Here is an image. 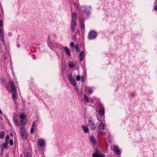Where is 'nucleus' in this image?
Returning <instances> with one entry per match:
<instances>
[{
  "label": "nucleus",
  "instance_id": "1",
  "mask_svg": "<svg viewBox=\"0 0 157 157\" xmlns=\"http://www.w3.org/2000/svg\"><path fill=\"white\" fill-rule=\"evenodd\" d=\"M11 90L13 92V98L14 100L16 99V96L17 94L16 87H15L13 81H11L10 82Z\"/></svg>",
  "mask_w": 157,
  "mask_h": 157
},
{
  "label": "nucleus",
  "instance_id": "2",
  "mask_svg": "<svg viewBox=\"0 0 157 157\" xmlns=\"http://www.w3.org/2000/svg\"><path fill=\"white\" fill-rule=\"evenodd\" d=\"M20 135L24 140L27 139L28 135L24 127H22L21 129H20Z\"/></svg>",
  "mask_w": 157,
  "mask_h": 157
},
{
  "label": "nucleus",
  "instance_id": "3",
  "mask_svg": "<svg viewBox=\"0 0 157 157\" xmlns=\"http://www.w3.org/2000/svg\"><path fill=\"white\" fill-rule=\"evenodd\" d=\"M26 118L27 116L25 113L20 114V125H23L25 124Z\"/></svg>",
  "mask_w": 157,
  "mask_h": 157
},
{
  "label": "nucleus",
  "instance_id": "4",
  "mask_svg": "<svg viewBox=\"0 0 157 157\" xmlns=\"http://www.w3.org/2000/svg\"><path fill=\"white\" fill-rule=\"evenodd\" d=\"M92 157H105L104 155L99 152L97 149L96 150V151L92 155Z\"/></svg>",
  "mask_w": 157,
  "mask_h": 157
},
{
  "label": "nucleus",
  "instance_id": "5",
  "mask_svg": "<svg viewBox=\"0 0 157 157\" xmlns=\"http://www.w3.org/2000/svg\"><path fill=\"white\" fill-rule=\"evenodd\" d=\"M68 77L69 80L71 83L75 86H76V82L75 79L73 78L71 74H70L68 75Z\"/></svg>",
  "mask_w": 157,
  "mask_h": 157
},
{
  "label": "nucleus",
  "instance_id": "6",
  "mask_svg": "<svg viewBox=\"0 0 157 157\" xmlns=\"http://www.w3.org/2000/svg\"><path fill=\"white\" fill-rule=\"evenodd\" d=\"M68 77L69 80L71 83L75 86H76V82L75 79L73 78L71 74H70L68 75Z\"/></svg>",
  "mask_w": 157,
  "mask_h": 157
},
{
  "label": "nucleus",
  "instance_id": "7",
  "mask_svg": "<svg viewBox=\"0 0 157 157\" xmlns=\"http://www.w3.org/2000/svg\"><path fill=\"white\" fill-rule=\"evenodd\" d=\"M97 34L96 33L93 31H92L89 33V37L90 39H92L96 37Z\"/></svg>",
  "mask_w": 157,
  "mask_h": 157
},
{
  "label": "nucleus",
  "instance_id": "8",
  "mask_svg": "<svg viewBox=\"0 0 157 157\" xmlns=\"http://www.w3.org/2000/svg\"><path fill=\"white\" fill-rule=\"evenodd\" d=\"M89 125L91 129L93 130H94L96 128L94 123L90 120H89Z\"/></svg>",
  "mask_w": 157,
  "mask_h": 157
},
{
  "label": "nucleus",
  "instance_id": "9",
  "mask_svg": "<svg viewBox=\"0 0 157 157\" xmlns=\"http://www.w3.org/2000/svg\"><path fill=\"white\" fill-rule=\"evenodd\" d=\"M76 27L75 22V21L74 19L71 22V29L72 32H74Z\"/></svg>",
  "mask_w": 157,
  "mask_h": 157
},
{
  "label": "nucleus",
  "instance_id": "10",
  "mask_svg": "<svg viewBox=\"0 0 157 157\" xmlns=\"http://www.w3.org/2000/svg\"><path fill=\"white\" fill-rule=\"evenodd\" d=\"M113 149L114 151L116 154L118 155L120 154V150L117 146H114L113 147Z\"/></svg>",
  "mask_w": 157,
  "mask_h": 157
},
{
  "label": "nucleus",
  "instance_id": "11",
  "mask_svg": "<svg viewBox=\"0 0 157 157\" xmlns=\"http://www.w3.org/2000/svg\"><path fill=\"white\" fill-rule=\"evenodd\" d=\"M38 143L39 145L42 147L45 146L44 141L43 140H38Z\"/></svg>",
  "mask_w": 157,
  "mask_h": 157
},
{
  "label": "nucleus",
  "instance_id": "12",
  "mask_svg": "<svg viewBox=\"0 0 157 157\" xmlns=\"http://www.w3.org/2000/svg\"><path fill=\"white\" fill-rule=\"evenodd\" d=\"M64 50L68 56H70L71 55V52H70V50L68 49V48L66 47H65L64 48Z\"/></svg>",
  "mask_w": 157,
  "mask_h": 157
},
{
  "label": "nucleus",
  "instance_id": "13",
  "mask_svg": "<svg viewBox=\"0 0 157 157\" xmlns=\"http://www.w3.org/2000/svg\"><path fill=\"white\" fill-rule=\"evenodd\" d=\"M82 128L85 132L87 133L89 132L88 128L85 125H82Z\"/></svg>",
  "mask_w": 157,
  "mask_h": 157
},
{
  "label": "nucleus",
  "instance_id": "14",
  "mask_svg": "<svg viewBox=\"0 0 157 157\" xmlns=\"http://www.w3.org/2000/svg\"><path fill=\"white\" fill-rule=\"evenodd\" d=\"M98 128L100 130H104V124L101 122L98 127Z\"/></svg>",
  "mask_w": 157,
  "mask_h": 157
},
{
  "label": "nucleus",
  "instance_id": "15",
  "mask_svg": "<svg viewBox=\"0 0 157 157\" xmlns=\"http://www.w3.org/2000/svg\"><path fill=\"white\" fill-rule=\"evenodd\" d=\"M90 139L93 144H96V142L94 137L92 136H90Z\"/></svg>",
  "mask_w": 157,
  "mask_h": 157
},
{
  "label": "nucleus",
  "instance_id": "16",
  "mask_svg": "<svg viewBox=\"0 0 157 157\" xmlns=\"http://www.w3.org/2000/svg\"><path fill=\"white\" fill-rule=\"evenodd\" d=\"M35 125V123H33L30 130V133H33L34 132V128Z\"/></svg>",
  "mask_w": 157,
  "mask_h": 157
},
{
  "label": "nucleus",
  "instance_id": "17",
  "mask_svg": "<svg viewBox=\"0 0 157 157\" xmlns=\"http://www.w3.org/2000/svg\"><path fill=\"white\" fill-rule=\"evenodd\" d=\"M84 52L83 51H81L80 54V59L82 61L83 59Z\"/></svg>",
  "mask_w": 157,
  "mask_h": 157
},
{
  "label": "nucleus",
  "instance_id": "18",
  "mask_svg": "<svg viewBox=\"0 0 157 157\" xmlns=\"http://www.w3.org/2000/svg\"><path fill=\"white\" fill-rule=\"evenodd\" d=\"M4 137V133L3 131L0 132V138H3Z\"/></svg>",
  "mask_w": 157,
  "mask_h": 157
},
{
  "label": "nucleus",
  "instance_id": "19",
  "mask_svg": "<svg viewBox=\"0 0 157 157\" xmlns=\"http://www.w3.org/2000/svg\"><path fill=\"white\" fill-rule=\"evenodd\" d=\"M77 15L76 13H73L72 14V20L74 19L75 21V20L77 18L76 17V16Z\"/></svg>",
  "mask_w": 157,
  "mask_h": 157
},
{
  "label": "nucleus",
  "instance_id": "20",
  "mask_svg": "<svg viewBox=\"0 0 157 157\" xmlns=\"http://www.w3.org/2000/svg\"><path fill=\"white\" fill-rule=\"evenodd\" d=\"M10 139V136L9 135H7L5 137V142L9 143V140Z\"/></svg>",
  "mask_w": 157,
  "mask_h": 157
},
{
  "label": "nucleus",
  "instance_id": "21",
  "mask_svg": "<svg viewBox=\"0 0 157 157\" xmlns=\"http://www.w3.org/2000/svg\"><path fill=\"white\" fill-rule=\"evenodd\" d=\"M8 143H7V142L6 143V142H5V143L4 144H2L3 147L4 148H7V145L8 144Z\"/></svg>",
  "mask_w": 157,
  "mask_h": 157
},
{
  "label": "nucleus",
  "instance_id": "22",
  "mask_svg": "<svg viewBox=\"0 0 157 157\" xmlns=\"http://www.w3.org/2000/svg\"><path fill=\"white\" fill-rule=\"evenodd\" d=\"M84 99L85 101L86 102H89V101L88 97H87V96H86L85 95H84Z\"/></svg>",
  "mask_w": 157,
  "mask_h": 157
},
{
  "label": "nucleus",
  "instance_id": "23",
  "mask_svg": "<svg viewBox=\"0 0 157 157\" xmlns=\"http://www.w3.org/2000/svg\"><path fill=\"white\" fill-rule=\"evenodd\" d=\"M69 66L71 68H73L74 67V65L73 63H70L69 64Z\"/></svg>",
  "mask_w": 157,
  "mask_h": 157
},
{
  "label": "nucleus",
  "instance_id": "24",
  "mask_svg": "<svg viewBox=\"0 0 157 157\" xmlns=\"http://www.w3.org/2000/svg\"><path fill=\"white\" fill-rule=\"evenodd\" d=\"M81 77L79 75H78L76 77V80L77 81H79L80 80Z\"/></svg>",
  "mask_w": 157,
  "mask_h": 157
},
{
  "label": "nucleus",
  "instance_id": "25",
  "mask_svg": "<svg viewBox=\"0 0 157 157\" xmlns=\"http://www.w3.org/2000/svg\"><path fill=\"white\" fill-rule=\"evenodd\" d=\"M100 113L101 115H103L104 113V110H102L100 111Z\"/></svg>",
  "mask_w": 157,
  "mask_h": 157
},
{
  "label": "nucleus",
  "instance_id": "26",
  "mask_svg": "<svg viewBox=\"0 0 157 157\" xmlns=\"http://www.w3.org/2000/svg\"><path fill=\"white\" fill-rule=\"evenodd\" d=\"M13 121L15 124L17 125V120L15 118L13 119Z\"/></svg>",
  "mask_w": 157,
  "mask_h": 157
},
{
  "label": "nucleus",
  "instance_id": "27",
  "mask_svg": "<svg viewBox=\"0 0 157 157\" xmlns=\"http://www.w3.org/2000/svg\"><path fill=\"white\" fill-rule=\"evenodd\" d=\"M75 48H76V49L77 52H78V51L79 52L80 51V50L79 49V48L77 45H76L75 46Z\"/></svg>",
  "mask_w": 157,
  "mask_h": 157
},
{
  "label": "nucleus",
  "instance_id": "28",
  "mask_svg": "<svg viewBox=\"0 0 157 157\" xmlns=\"http://www.w3.org/2000/svg\"><path fill=\"white\" fill-rule=\"evenodd\" d=\"M87 90L89 94H91V92H92L90 88H88L87 89Z\"/></svg>",
  "mask_w": 157,
  "mask_h": 157
},
{
  "label": "nucleus",
  "instance_id": "29",
  "mask_svg": "<svg viewBox=\"0 0 157 157\" xmlns=\"http://www.w3.org/2000/svg\"><path fill=\"white\" fill-rule=\"evenodd\" d=\"M9 143H10V144L11 145H13V140H12L11 139V140H10Z\"/></svg>",
  "mask_w": 157,
  "mask_h": 157
},
{
  "label": "nucleus",
  "instance_id": "30",
  "mask_svg": "<svg viewBox=\"0 0 157 157\" xmlns=\"http://www.w3.org/2000/svg\"><path fill=\"white\" fill-rule=\"evenodd\" d=\"M26 157H31V155L29 153H27L26 154Z\"/></svg>",
  "mask_w": 157,
  "mask_h": 157
},
{
  "label": "nucleus",
  "instance_id": "31",
  "mask_svg": "<svg viewBox=\"0 0 157 157\" xmlns=\"http://www.w3.org/2000/svg\"><path fill=\"white\" fill-rule=\"evenodd\" d=\"M70 45H71V47H74V43L73 42H71L70 43Z\"/></svg>",
  "mask_w": 157,
  "mask_h": 157
},
{
  "label": "nucleus",
  "instance_id": "32",
  "mask_svg": "<svg viewBox=\"0 0 157 157\" xmlns=\"http://www.w3.org/2000/svg\"><path fill=\"white\" fill-rule=\"evenodd\" d=\"M1 40H2V42H3L4 41L3 36H2V37H1Z\"/></svg>",
  "mask_w": 157,
  "mask_h": 157
},
{
  "label": "nucleus",
  "instance_id": "33",
  "mask_svg": "<svg viewBox=\"0 0 157 157\" xmlns=\"http://www.w3.org/2000/svg\"><path fill=\"white\" fill-rule=\"evenodd\" d=\"M3 36L2 33H0V38H1V37H2Z\"/></svg>",
  "mask_w": 157,
  "mask_h": 157
},
{
  "label": "nucleus",
  "instance_id": "34",
  "mask_svg": "<svg viewBox=\"0 0 157 157\" xmlns=\"http://www.w3.org/2000/svg\"><path fill=\"white\" fill-rule=\"evenodd\" d=\"M154 9L157 11V5L154 7Z\"/></svg>",
  "mask_w": 157,
  "mask_h": 157
},
{
  "label": "nucleus",
  "instance_id": "35",
  "mask_svg": "<svg viewBox=\"0 0 157 157\" xmlns=\"http://www.w3.org/2000/svg\"><path fill=\"white\" fill-rule=\"evenodd\" d=\"M2 24V21H0V27H1Z\"/></svg>",
  "mask_w": 157,
  "mask_h": 157
},
{
  "label": "nucleus",
  "instance_id": "36",
  "mask_svg": "<svg viewBox=\"0 0 157 157\" xmlns=\"http://www.w3.org/2000/svg\"><path fill=\"white\" fill-rule=\"evenodd\" d=\"M2 113V111L0 109V114H1Z\"/></svg>",
  "mask_w": 157,
  "mask_h": 157
},
{
  "label": "nucleus",
  "instance_id": "37",
  "mask_svg": "<svg viewBox=\"0 0 157 157\" xmlns=\"http://www.w3.org/2000/svg\"><path fill=\"white\" fill-rule=\"evenodd\" d=\"M1 32V29H0V33H2V32Z\"/></svg>",
  "mask_w": 157,
  "mask_h": 157
},
{
  "label": "nucleus",
  "instance_id": "38",
  "mask_svg": "<svg viewBox=\"0 0 157 157\" xmlns=\"http://www.w3.org/2000/svg\"><path fill=\"white\" fill-rule=\"evenodd\" d=\"M10 135H11V136H13V134H12V133H10Z\"/></svg>",
  "mask_w": 157,
  "mask_h": 157
},
{
  "label": "nucleus",
  "instance_id": "39",
  "mask_svg": "<svg viewBox=\"0 0 157 157\" xmlns=\"http://www.w3.org/2000/svg\"><path fill=\"white\" fill-rule=\"evenodd\" d=\"M100 132V133H102V132H101V131H100V132Z\"/></svg>",
  "mask_w": 157,
  "mask_h": 157
}]
</instances>
